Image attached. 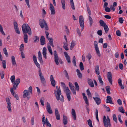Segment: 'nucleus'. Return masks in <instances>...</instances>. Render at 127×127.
I'll return each instance as SVG.
<instances>
[{
	"instance_id": "obj_1",
	"label": "nucleus",
	"mask_w": 127,
	"mask_h": 127,
	"mask_svg": "<svg viewBox=\"0 0 127 127\" xmlns=\"http://www.w3.org/2000/svg\"><path fill=\"white\" fill-rule=\"evenodd\" d=\"M10 80L11 82L13 83V88L15 90H16L18 87V85L20 82V79L17 78L15 81V76L13 75L11 77Z\"/></svg>"
},
{
	"instance_id": "obj_2",
	"label": "nucleus",
	"mask_w": 127,
	"mask_h": 127,
	"mask_svg": "<svg viewBox=\"0 0 127 127\" xmlns=\"http://www.w3.org/2000/svg\"><path fill=\"white\" fill-rule=\"evenodd\" d=\"M22 29L23 33H27L29 35H31L32 32L30 26L27 24H24L22 26Z\"/></svg>"
},
{
	"instance_id": "obj_3",
	"label": "nucleus",
	"mask_w": 127,
	"mask_h": 127,
	"mask_svg": "<svg viewBox=\"0 0 127 127\" xmlns=\"http://www.w3.org/2000/svg\"><path fill=\"white\" fill-rule=\"evenodd\" d=\"M54 94L58 101L60 100L63 102L64 101V97L62 94L61 91L59 90L58 91L55 92Z\"/></svg>"
},
{
	"instance_id": "obj_4",
	"label": "nucleus",
	"mask_w": 127,
	"mask_h": 127,
	"mask_svg": "<svg viewBox=\"0 0 127 127\" xmlns=\"http://www.w3.org/2000/svg\"><path fill=\"white\" fill-rule=\"evenodd\" d=\"M103 123L105 127H110L111 126L110 119L108 116H107V118L105 116H103Z\"/></svg>"
},
{
	"instance_id": "obj_5",
	"label": "nucleus",
	"mask_w": 127,
	"mask_h": 127,
	"mask_svg": "<svg viewBox=\"0 0 127 127\" xmlns=\"http://www.w3.org/2000/svg\"><path fill=\"white\" fill-rule=\"evenodd\" d=\"M29 91L27 90H25L23 92L24 94L23 96V97L24 98H25L27 97L28 99H29L30 98L29 96V93H30L31 94H32V87L30 86L29 87Z\"/></svg>"
},
{
	"instance_id": "obj_6",
	"label": "nucleus",
	"mask_w": 127,
	"mask_h": 127,
	"mask_svg": "<svg viewBox=\"0 0 127 127\" xmlns=\"http://www.w3.org/2000/svg\"><path fill=\"white\" fill-rule=\"evenodd\" d=\"M39 25L42 28H45L46 30H48V28L47 24L44 19H40L39 21Z\"/></svg>"
},
{
	"instance_id": "obj_7",
	"label": "nucleus",
	"mask_w": 127,
	"mask_h": 127,
	"mask_svg": "<svg viewBox=\"0 0 127 127\" xmlns=\"http://www.w3.org/2000/svg\"><path fill=\"white\" fill-rule=\"evenodd\" d=\"M38 74L41 83L43 85H45L46 84V81L40 69L39 70Z\"/></svg>"
},
{
	"instance_id": "obj_8",
	"label": "nucleus",
	"mask_w": 127,
	"mask_h": 127,
	"mask_svg": "<svg viewBox=\"0 0 127 127\" xmlns=\"http://www.w3.org/2000/svg\"><path fill=\"white\" fill-rule=\"evenodd\" d=\"M65 91L68 100L70 101L71 99L70 96L71 92L68 87L66 88Z\"/></svg>"
},
{
	"instance_id": "obj_9",
	"label": "nucleus",
	"mask_w": 127,
	"mask_h": 127,
	"mask_svg": "<svg viewBox=\"0 0 127 127\" xmlns=\"http://www.w3.org/2000/svg\"><path fill=\"white\" fill-rule=\"evenodd\" d=\"M79 23L80 26L81 27V31H82L84 29V19L82 16L79 17Z\"/></svg>"
},
{
	"instance_id": "obj_10",
	"label": "nucleus",
	"mask_w": 127,
	"mask_h": 127,
	"mask_svg": "<svg viewBox=\"0 0 127 127\" xmlns=\"http://www.w3.org/2000/svg\"><path fill=\"white\" fill-rule=\"evenodd\" d=\"M54 55L55 62L56 64L58 65L59 64L58 62L59 58L57 51L56 50L54 51Z\"/></svg>"
},
{
	"instance_id": "obj_11",
	"label": "nucleus",
	"mask_w": 127,
	"mask_h": 127,
	"mask_svg": "<svg viewBox=\"0 0 127 127\" xmlns=\"http://www.w3.org/2000/svg\"><path fill=\"white\" fill-rule=\"evenodd\" d=\"M98 43L97 41H94V45L95 48V49L96 52V53L98 56L100 57L101 55L98 46Z\"/></svg>"
},
{
	"instance_id": "obj_12",
	"label": "nucleus",
	"mask_w": 127,
	"mask_h": 127,
	"mask_svg": "<svg viewBox=\"0 0 127 127\" xmlns=\"http://www.w3.org/2000/svg\"><path fill=\"white\" fill-rule=\"evenodd\" d=\"M6 102L7 104V108L8 109V110L9 111L11 112L12 110L11 108V103L9 98H6Z\"/></svg>"
},
{
	"instance_id": "obj_13",
	"label": "nucleus",
	"mask_w": 127,
	"mask_h": 127,
	"mask_svg": "<svg viewBox=\"0 0 127 127\" xmlns=\"http://www.w3.org/2000/svg\"><path fill=\"white\" fill-rule=\"evenodd\" d=\"M112 75L110 72H109L107 73V78L111 84H112Z\"/></svg>"
},
{
	"instance_id": "obj_14",
	"label": "nucleus",
	"mask_w": 127,
	"mask_h": 127,
	"mask_svg": "<svg viewBox=\"0 0 127 127\" xmlns=\"http://www.w3.org/2000/svg\"><path fill=\"white\" fill-rule=\"evenodd\" d=\"M46 109L47 111L49 114H51L53 113V111L51 108L50 104L48 102L47 103Z\"/></svg>"
},
{
	"instance_id": "obj_15",
	"label": "nucleus",
	"mask_w": 127,
	"mask_h": 127,
	"mask_svg": "<svg viewBox=\"0 0 127 127\" xmlns=\"http://www.w3.org/2000/svg\"><path fill=\"white\" fill-rule=\"evenodd\" d=\"M50 80L52 85L53 87H55L56 84V81L54 79L53 75H50Z\"/></svg>"
},
{
	"instance_id": "obj_16",
	"label": "nucleus",
	"mask_w": 127,
	"mask_h": 127,
	"mask_svg": "<svg viewBox=\"0 0 127 127\" xmlns=\"http://www.w3.org/2000/svg\"><path fill=\"white\" fill-rule=\"evenodd\" d=\"M14 88H11L10 89V91L12 95H13L14 97H15L17 100L19 99V97L18 95L16 94L15 92L14 91Z\"/></svg>"
},
{
	"instance_id": "obj_17",
	"label": "nucleus",
	"mask_w": 127,
	"mask_h": 127,
	"mask_svg": "<svg viewBox=\"0 0 127 127\" xmlns=\"http://www.w3.org/2000/svg\"><path fill=\"white\" fill-rule=\"evenodd\" d=\"M49 9L51 11V14L52 15H54L55 13L54 7L53 5L51 3L50 4Z\"/></svg>"
},
{
	"instance_id": "obj_18",
	"label": "nucleus",
	"mask_w": 127,
	"mask_h": 127,
	"mask_svg": "<svg viewBox=\"0 0 127 127\" xmlns=\"http://www.w3.org/2000/svg\"><path fill=\"white\" fill-rule=\"evenodd\" d=\"M64 54L66 58V59L68 62V63H71L70 58V56L68 55L67 52H64Z\"/></svg>"
},
{
	"instance_id": "obj_19",
	"label": "nucleus",
	"mask_w": 127,
	"mask_h": 127,
	"mask_svg": "<svg viewBox=\"0 0 127 127\" xmlns=\"http://www.w3.org/2000/svg\"><path fill=\"white\" fill-rule=\"evenodd\" d=\"M93 98L94 99L97 104V105H99L101 103V100L99 98L97 97H93Z\"/></svg>"
},
{
	"instance_id": "obj_20",
	"label": "nucleus",
	"mask_w": 127,
	"mask_h": 127,
	"mask_svg": "<svg viewBox=\"0 0 127 127\" xmlns=\"http://www.w3.org/2000/svg\"><path fill=\"white\" fill-rule=\"evenodd\" d=\"M106 102L107 103H110L111 104H113L112 101V99L111 96H108L107 97Z\"/></svg>"
},
{
	"instance_id": "obj_21",
	"label": "nucleus",
	"mask_w": 127,
	"mask_h": 127,
	"mask_svg": "<svg viewBox=\"0 0 127 127\" xmlns=\"http://www.w3.org/2000/svg\"><path fill=\"white\" fill-rule=\"evenodd\" d=\"M38 59L40 63H42L43 62L42 59V55L41 52L39 51L38 53Z\"/></svg>"
},
{
	"instance_id": "obj_22",
	"label": "nucleus",
	"mask_w": 127,
	"mask_h": 127,
	"mask_svg": "<svg viewBox=\"0 0 127 127\" xmlns=\"http://www.w3.org/2000/svg\"><path fill=\"white\" fill-rule=\"evenodd\" d=\"M45 38L44 36H42L40 38V41L41 44L42 45H44L45 43Z\"/></svg>"
},
{
	"instance_id": "obj_23",
	"label": "nucleus",
	"mask_w": 127,
	"mask_h": 127,
	"mask_svg": "<svg viewBox=\"0 0 127 127\" xmlns=\"http://www.w3.org/2000/svg\"><path fill=\"white\" fill-rule=\"evenodd\" d=\"M88 81L90 87H94V83L92 79L88 78Z\"/></svg>"
},
{
	"instance_id": "obj_24",
	"label": "nucleus",
	"mask_w": 127,
	"mask_h": 127,
	"mask_svg": "<svg viewBox=\"0 0 127 127\" xmlns=\"http://www.w3.org/2000/svg\"><path fill=\"white\" fill-rule=\"evenodd\" d=\"M11 60L13 65L14 66L16 65L15 58L14 56H11Z\"/></svg>"
},
{
	"instance_id": "obj_25",
	"label": "nucleus",
	"mask_w": 127,
	"mask_h": 127,
	"mask_svg": "<svg viewBox=\"0 0 127 127\" xmlns=\"http://www.w3.org/2000/svg\"><path fill=\"white\" fill-rule=\"evenodd\" d=\"M64 36L65 37L66 42L65 43H64V45L63 46V47L65 49V50L67 51L68 50V48L67 47V41L65 35H64Z\"/></svg>"
},
{
	"instance_id": "obj_26",
	"label": "nucleus",
	"mask_w": 127,
	"mask_h": 127,
	"mask_svg": "<svg viewBox=\"0 0 127 127\" xmlns=\"http://www.w3.org/2000/svg\"><path fill=\"white\" fill-rule=\"evenodd\" d=\"M71 114L74 119L75 120H76V114L75 111L73 109H72Z\"/></svg>"
},
{
	"instance_id": "obj_27",
	"label": "nucleus",
	"mask_w": 127,
	"mask_h": 127,
	"mask_svg": "<svg viewBox=\"0 0 127 127\" xmlns=\"http://www.w3.org/2000/svg\"><path fill=\"white\" fill-rule=\"evenodd\" d=\"M63 122L64 125H66L67 123V118L66 116L63 115Z\"/></svg>"
},
{
	"instance_id": "obj_28",
	"label": "nucleus",
	"mask_w": 127,
	"mask_h": 127,
	"mask_svg": "<svg viewBox=\"0 0 127 127\" xmlns=\"http://www.w3.org/2000/svg\"><path fill=\"white\" fill-rule=\"evenodd\" d=\"M47 49L45 47H44L43 49L42 54L43 55V57L47 59L46 55Z\"/></svg>"
},
{
	"instance_id": "obj_29",
	"label": "nucleus",
	"mask_w": 127,
	"mask_h": 127,
	"mask_svg": "<svg viewBox=\"0 0 127 127\" xmlns=\"http://www.w3.org/2000/svg\"><path fill=\"white\" fill-rule=\"evenodd\" d=\"M95 69L96 74L99 75L100 73L99 66L98 65H96L95 66Z\"/></svg>"
},
{
	"instance_id": "obj_30",
	"label": "nucleus",
	"mask_w": 127,
	"mask_h": 127,
	"mask_svg": "<svg viewBox=\"0 0 127 127\" xmlns=\"http://www.w3.org/2000/svg\"><path fill=\"white\" fill-rule=\"evenodd\" d=\"M48 40L49 41V45H51L52 47H54V45L53 44V39L52 38H47Z\"/></svg>"
},
{
	"instance_id": "obj_31",
	"label": "nucleus",
	"mask_w": 127,
	"mask_h": 127,
	"mask_svg": "<svg viewBox=\"0 0 127 127\" xmlns=\"http://www.w3.org/2000/svg\"><path fill=\"white\" fill-rule=\"evenodd\" d=\"M24 39L25 42L27 43L28 42V36L26 33H24Z\"/></svg>"
},
{
	"instance_id": "obj_32",
	"label": "nucleus",
	"mask_w": 127,
	"mask_h": 127,
	"mask_svg": "<svg viewBox=\"0 0 127 127\" xmlns=\"http://www.w3.org/2000/svg\"><path fill=\"white\" fill-rule=\"evenodd\" d=\"M75 45L76 43L75 41H72L71 43L70 49L72 50Z\"/></svg>"
},
{
	"instance_id": "obj_33",
	"label": "nucleus",
	"mask_w": 127,
	"mask_h": 127,
	"mask_svg": "<svg viewBox=\"0 0 127 127\" xmlns=\"http://www.w3.org/2000/svg\"><path fill=\"white\" fill-rule=\"evenodd\" d=\"M47 48L49 52L51 55H53V52L50 45L48 44Z\"/></svg>"
},
{
	"instance_id": "obj_34",
	"label": "nucleus",
	"mask_w": 127,
	"mask_h": 127,
	"mask_svg": "<svg viewBox=\"0 0 127 127\" xmlns=\"http://www.w3.org/2000/svg\"><path fill=\"white\" fill-rule=\"evenodd\" d=\"M61 3L62 4V6L63 8L64 9H65V1L64 0H61Z\"/></svg>"
},
{
	"instance_id": "obj_35",
	"label": "nucleus",
	"mask_w": 127,
	"mask_h": 127,
	"mask_svg": "<svg viewBox=\"0 0 127 127\" xmlns=\"http://www.w3.org/2000/svg\"><path fill=\"white\" fill-rule=\"evenodd\" d=\"M106 89L107 92V93L109 94H110V87L109 86H108L106 87Z\"/></svg>"
},
{
	"instance_id": "obj_36",
	"label": "nucleus",
	"mask_w": 127,
	"mask_h": 127,
	"mask_svg": "<svg viewBox=\"0 0 127 127\" xmlns=\"http://www.w3.org/2000/svg\"><path fill=\"white\" fill-rule=\"evenodd\" d=\"M70 3L72 9L73 10L75 9L73 0H70Z\"/></svg>"
},
{
	"instance_id": "obj_37",
	"label": "nucleus",
	"mask_w": 127,
	"mask_h": 127,
	"mask_svg": "<svg viewBox=\"0 0 127 127\" xmlns=\"http://www.w3.org/2000/svg\"><path fill=\"white\" fill-rule=\"evenodd\" d=\"M39 38L37 36H35L33 38V42H37L39 40Z\"/></svg>"
},
{
	"instance_id": "obj_38",
	"label": "nucleus",
	"mask_w": 127,
	"mask_h": 127,
	"mask_svg": "<svg viewBox=\"0 0 127 127\" xmlns=\"http://www.w3.org/2000/svg\"><path fill=\"white\" fill-rule=\"evenodd\" d=\"M45 123L47 126H48L49 127H51V125L49 122L47 118H46Z\"/></svg>"
},
{
	"instance_id": "obj_39",
	"label": "nucleus",
	"mask_w": 127,
	"mask_h": 127,
	"mask_svg": "<svg viewBox=\"0 0 127 127\" xmlns=\"http://www.w3.org/2000/svg\"><path fill=\"white\" fill-rule=\"evenodd\" d=\"M76 71L78 77L79 78H81L82 77V75L81 73L80 72V70L78 69H77Z\"/></svg>"
},
{
	"instance_id": "obj_40",
	"label": "nucleus",
	"mask_w": 127,
	"mask_h": 127,
	"mask_svg": "<svg viewBox=\"0 0 127 127\" xmlns=\"http://www.w3.org/2000/svg\"><path fill=\"white\" fill-rule=\"evenodd\" d=\"M99 22L100 26H101L104 27L105 25H106V23L102 20H100Z\"/></svg>"
},
{
	"instance_id": "obj_41",
	"label": "nucleus",
	"mask_w": 127,
	"mask_h": 127,
	"mask_svg": "<svg viewBox=\"0 0 127 127\" xmlns=\"http://www.w3.org/2000/svg\"><path fill=\"white\" fill-rule=\"evenodd\" d=\"M98 79L99 81V83L102 86L103 85V83L101 77L100 76V75L98 76Z\"/></svg>"
},
{
	"instance_id": "obj_42",
	"label": "nucleus",
	"mask_w": 127,
	"mask_h": 127,
	"mask_svg": "<svg viewBox=\"0 0 127 127\" xmlns=\"http://www.w3.org/2000/svg\"><path fill=\"white\" fill-rule=\"evenodd\" d=\"M103 27L105 33H107L109 31V28L108 26L106 25L104 26Z\"/></svg>"
},
{
	"instance_id": "obj_43",
	"label": "nucleus",
	"mask_w": 127,
	"mask_h": 127,
	"mask_svg": "<svg viewBox=\"0 0 127 127\" xmlns=\"http://www.w3.org/2000/svg\"><path fill=\"white\" fill-rule=\"evenodd\" d=\"M119 110L120 112L122 113H124L125 112V110L123 109V107H121L119 108Z\"/></svg>"
},
{
	"instance_id": "obj_44",
	"label": "nucleus",
	"mask_w": 127,
	"mask_h": 127,
	"mask_svg": "<svg viewBox=\"0 0 127 127\" xmlns=\"http://www.w3.org/2000/svg\"><path fill=\"white\" fill-rule=\"evenodd\" d=\"M113 120L116 123H117V119L116 115L115 114H113L112 116Z\"/></svg>"
},
{
	"instance_id": "obj_45",
	"label": "nucleus",
	"mask_w": 127,
	"mask_h": 127,
	"mask_svg": "<svg viewBox=\"0 0 127 127\" xmlns=\"http://www.w3.org/2000/svg\"><path fill=\"white\" fill-rule=\"evenodd\" d=\"M79 66L80 70H83L84 69V67L83 64L82 62H81L80 63Z\"/></svg>"
},
{
	"instance_id": "obj_46",
	"label": "nucleus",
	"mask_w": 127,
	"mask_h": 127,
	"mask_svg": "<svg viewBox=\"0 0 127 127\" xmlns=\"http://www.w3.org/2000/svg\"><path fill=\"white\" fill-rule=\"evenodd\" d=\"M88 125L90 126V127H93L92 126V121L90 119H89V120L88 121Z\"/></svg>"
},
{
	"instance_id": "obj_47",
	"label": "nucleus",
	"mask_w": 127,
	"mask_h": 127,
	"mask_svg": "<svg viewBox=\"0 0 127 127\" xmlns=\"http://www.w3.org/2000/svg\"><path fill=\"white\" fill-rule=\"evenodd\" d=\"M3 51L6 57H7L8 56V54L7 50L6 48H4L3 49Z\"/></svg>"
},
{
	"instance_id": "obj_48",
	"label": "nucleus",
	"mask_w": 127,
	"mask_h": 127,
	"mask_svg": "<svg viewBox=\"0 0 127 127\" xmlns=\"http://www.w3.org/2000/svg\"><path fill=\"white\" fill-rule=\"evenodd\" d=\"M75 89L76 90L78 91L79 90V86L78 84V83L77 82H76L75 83Z\"/></svg>"
},
{
	"instance_id": "obj_49",
	"label": "nucleus",
	"mask_w": 127,
	"mask_h": 127,
	"mask_svg": "<svg viewBox=\"0 0 127 127\" xmlns=\"http://www.w3.org/2000/svg\"><path fill=\"white\" fill-rule=\"evenodd\" d=\"M0 32L3 35H5V34L3 30V28L2 26L0 24Z\"/></svg>"
},
{
	"instance_id": "obj_50",
	"label": "nucleus",
	"mask_w": 127,
	"mask_h": 127,
	"mask_svg": "<svg viewBox=\"0 0 127 127\" xmlns=\"http://www.w3.org/2000/svg\"><path fill=\"white\" fill-rule=\"evenodd\" d=\"M87 94L88 97H92L90 91L88 89L87 90Z\"/></svg>"
},
{
	"instance_id": "obj_51",
	"label": "nucleus",
	"mask_w": 127,
	"mask_h": 127,
	"mask_svg": "<svg viewBox=\"0 0 127 127\" xmlns=\"http://www.w3.org/2000/svg\"><path fill=\"white\" fill-rule=\"evenodd\" d=\"M14 28L15 29L18 28V25L17 23L16 22H14Z\"/></svg>"
},
{
	"instance_id": "obj_52",
	"label": "nucleus",
	"mask_w": 127,
	"mask_h": 127,
	"mask_svg": "<svg viewBox=\"0 0 127 127\" xmlns=\"http://www.w3.org/2000/svg\"><path fill=\"white\" fill-rule=\"evenodd\" d=\"M89 20L90 21V26H91L92 25V24L93 22V20L92 18L90 16H89Z\"/></svg>"
},
{
	"instance_id": "obj_53",
	"label": "nucleus",
	"mask_w": 127,
	"mask_h": 127,
	"mask_svg": "<svg viewBox=\"0 0 127 127\" xmlns=\"http://www.w3.org/2000/svg\"><path fill=\"white\" fill-rule=\"evenodd\" d=\"M72 62L73 63L74 65L76 66V58L75 56H74L73 58Z\"/></svg>"
},
{
	"instance_id": "obj_54",
	"label": "nucleus",
	"mask_w": 127,
	"mask_h": 127,
	"mask_svg": "<svg viewBox=\"0 0 127 127\" xmlns=\"http://www.w3.org/2000/svg\"><path fill=\"white\" fill-rule=\"evenodd\" d=\"M92 57V56L90 53H89L88 55H87L86 56V58H88L89 61H90V59Z\"/></svg>"
},
{
	"instance_id": "obj_55",
	"label": "nucleus",
	"mask_w": 127,
	"mask_h": 127,
	"mask_svg": "<svg viewBox=\"0 0 127 127\" xmlns=\"http://www.w3.org/2000/svg\"><path fill=\"white\" fill-rule=\"evenodd\" d=\"M44 98L43 97H42L41 98L40 100V102L41 104L43 106L44 105Z\"/></svg>"
},
{
	"instance_id": "obj_56",
	"label": "nucleus",
	"mask_w": 127,
	"mask_h": 127,
	"mask_svg": "<svg viewBox=\"0 0 127 127\" xmlns=\"http://www.w3.org/2000/svg\"><path fill=\"white\" fill-rule=\"evenodd\" d=\"M2 64L3 67L4 68H5L6 64V62L4 60L2 61Z\"/></svg>"
},
{
	"instance_id": "obj_57",
	"label": "nucleus",
	"mask_w": 127,
	"mask_h": 127,
	"mask_svg": "<svg viewBox=\"0 0 127 127\" xmlns=\"http://www.w3.org/2000/svg\"><path fill=\"white\" fill-rule=\"evenodd\" d=\"M69 85L71 90L74 89V86L72 83L69 82Z\"/></svg>"
},
{
	"instance_id": "obj_58",
	"label": "nucleus",
	"mask_w": 127,
	"mask_h": 127,
	"mask_svg": "<svg viewBox=\"0 0 127 127\" xmlns=\"http://www.w3.org/2000/svg\"><path fill=\"white\" fill-rule=\"evenodd\" d=\"M0 75L1 79H3L4 76V73L3 71H1L0 72Z\"/></svg>"
},
{
	"instance_id": "obj_59",
	"label": "nucleus",
	"mask_w": 127,
	"mask_h": 127,
	"mask_svg": "<svg viewBox=\"0 0 127 127\" xmlns=\"http://www.w3.org/2000/svg\"><path fill=\"white\" fill-rule=\"evenodd\" d=\"M77 32L79 36H81L80 30L78 28H77Z\"/></svg>"
},
{
	"instance_id": "obj_60",
	"label": "nucleus",
	"mask_w": 127,
	"mask_h": 127,
	"mask_svg": "<svg viewBox=\"0 0 127 127\" xmlns=\"http://www.w3.org/2000/svg\"><path fill=\"white\" fill-rule=\"evenodd\" d=\"M97 33L99 36H101L102 33V32L101 30H98L97 32Z\"/></svg>"
},
{
	"instance_id": "obj_61",
	"label": "nucleus",
	"mask_w": 127,
	"mask_h": 127,
	"mask_svg": "<svg viewBox=\"0 0 127 127\" xmlns=\"http://www.w3.org/2000/svg\"><path fill=\"white\" fill-rule=\"evenodd\" d=\"M116 34L118 36H120L121 35V32L119 30H117L116 32Z\"/></svg>"
},
{
	"instance_id": "obj_62",
	"label": "nucleus",
	"mask_w": 127,
	"mask_h": 127,
	"mask_svg": "<svg viewBox=\"0 0 127 127\" xmlns=\"http://www.w3.org/2000/svg\"><path fill=\"white\" fill-rule=\"evenodd\" d=\"M24 47V44H22L20 46V51H22L23 50Z\"/></svg>"
},
{
	"instance_id": "obj_63",
	"label": "nucleus",
	"mask_w": 127,
	"mask_h": 127,
	"mask_svg": "<svg viewBox=\"0 0 127 127\" xmlns=\"http://www.w3.org/2000/svg\"><path fill=\"white\" fill-rule=\"evenodd\" d=\"M105 10L107 12H109L110 11V9L108 7H105Z\"/></svg>"
},
{
	"instance_id": "obj_64",
	"label": "nucleus",
	"mask_w": 127,
	"mask_h": 127,
	"mask_svg": "<svg viewBox=\"0 0 127 127\" xmlns=\"http://www.w3.org/2000/svg\"><path fill=\"white\" fill-rule=\"evenodd\" d=\"M119 21L120 23L122 24L123 22V19L122 17H120L119 18Z\"/></svg>"
}]
</instances>
